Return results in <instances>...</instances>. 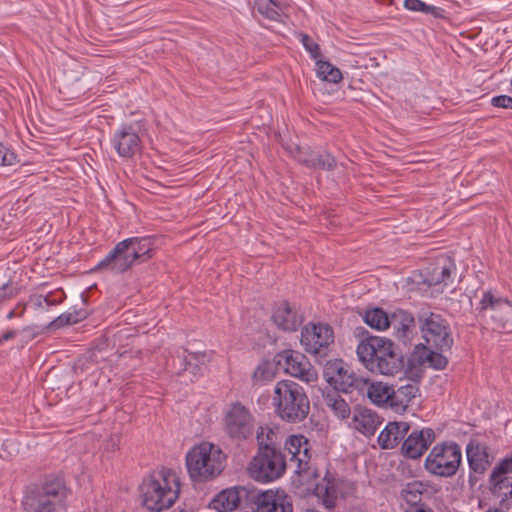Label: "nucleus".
<instances>
[{
    "instance_id": "28",
    "label": "nucleus",
    "mask_w": 512,
    "mask_h": 512,
    "mask_svg": "<svg viewBox=\"0 0 512 512\" xmlns=\"http://www.w3.org/2000/svg\"><path fill=\"white\" fill-rule=\"evenodd\" d=\"M417 392L418 387L414 383L402 385L397 389L391 387L390 407L396 412H404Z\"/></svg>"
},
{
    "instance_id": "20",
    "label": "nucleus",
    "mask_w": 512,
    "mask_h": 512,
    "mask_svg": "<svg viewBox=\"0 0 512 512\" xmlns=\"http://www.w3.org/2000/svg\"><path fill=\"white\" fill-rule=\"evenodd\" d=\"M247 487L240 486L221 491L212 500L213 509L220 512L233 511L239 506L245 508Z\"/></svg>"
},
{
    "instance_id": "17",
    "label": "nucleus",
    "mask_w": 512,
    "mask_h": 512,
    "mask_svg": "<svg viewBox=\"0 0 512 512\" xmlns=\"http://www.w3.org/2000/svg\"><path fill=\"white\" fill-rule=\"evenodd\" d=\"M284 495L283 492L279 493L273 490L248 488L244 509H248L250 512H270Z\"/></svg>"
},
{
    "instance_id": "26",
    "label": "nucleus",
    "mask_w": 512,
    "mask_h": 512,
    "mask_svg": "<svg viewBox=\"0 0 512 512\" xmlns=\"http://www.w3.org/2000/svg\"><path fill=\"white\" fill-rule=\"evenodd\" d=\"M511 466L512 460H503L492 471L490 483L494 494L512 496V478L507 475Z\"/></svg>"
},
{
    "instance_id": "31",
    "label": "nucleus",
    "mask_w": 512,
    "mask_h": 512,
    "mask_svg": "<svg viewBox=\"0 0 512 512\" xmlns=\"http://www.w3.org/2000/svg\"><path fill=\"white\" fill-rule=\"evenodd\" d=\"M339 391H328L323 394L325 405L340 419H346L350 416L351 410L349 404L339 395Z\"/></svg>"
},
{
    "instance_id": "3",
    "label": "nucleus",
    "mask_w": 512,
    "mask_h": 512,
    "mask_svg": "<svg viewBox=\"0 0 512 512\" xmlns=\"http://www.w3.org/2000/svg\"><path fill=\"white\" fill-rule=\"evenodd\" d=\"M272 401L276 414L287 423L302 422L310 411L305 390L291 380H282L275 385Z\"/></svg>"
},
{
    "instance_id": "1",
    "label": "nucleus",
    "mask_w": 512,
    "mask_h": 512,
    "mask_svg": "<svg viewBox=\"0 0 512 512\" xmlns=\"http://www.w3.org/2000/svg\"><path fill=\"white\" fill-rule=\"evenodd\" d=\"M154 242L151 237H132L119 242L102 259L95 270H105L120 274L135 263H143L153 256Z\"/></svg>"
},
{
    "instance_id": "14",
    "label": "nucleus",
    "mask_w": 512,
    "mask_h": 512,
    "mask_svg": "<svg viewBox=\"0 0 512 512\" xmlns=\"http://www.w3.org/2000/svg\"><path fill=\"white\" fill-rule=\"evenodd\" d=\"M466 455L470 468L469 484L473 488L485 471L490 467L492 459L485 445L470 441L466 446Z\"/></svg>"
},
{
    "instance_id": "19",
    "label": "nucleus",
    "mask_w": 512,
    "mask_h": 512,
    "mask_svg": "<svg viewBox=\"0 0 512 512\" xmlns=\"http://www.w3.org/2000/svg\"><path fill=\"white\" fill-rule=\"evenodd\" d=\"M112 145L121 157L129 158L141 147V140L131 126H122L112 138Z\"/></svg>"
},
{
    "instance_id": "44",
    "label": "nucleus",
    "mask_w": 512,
    "mask_h": 512,
    "mask_svg": "<svg viewBox=\"0 0 512 512\" xmlns=\"http://www.w3.org/2000/svg\"><path fill=\"white\" fill-rule=\"evenodd\" d=\"M270 512H293V504L291 498L286 494L281 496V499L277 502L275 507Z\"/></svg>"
},
{
    "instance_id": "33",
    "label": "nucleus",
    "mask_w": 512,
    "mask_h": 512,
    "mask_svg": "<svg viewBox=\"0 0 512 512\" xmlns=\"http://www.w3.org/2000/svg\"><path fill=\"white\" fill-rule=\"evenodd\" d=\"M389 316L383 309L373 308L365 312L364 321L371 328L385 330L389 327Z\"/></svg>"
},
{
    "instance_id": "56",
    "label": "nucleus",
    "mask_w": 512,
    "mask_h": 512,
    "mask_svg": "<svg viewBox=\"0 0 512 512\" xmlns=\"http://www.w3.org/2000/svg\"><path fill=\"white\" fill-rule=\"evenodd\" d=\"M120 356H121L122 358H127L128 353H127V352H124V353H122Z\"/></svg>"
},
{
    "instance_id": "4",
    "label": "nucleus",
    "mask_w": 512,
    "mask_h": 512,
    "mask_svg": "<svg viewBox=\"0 0 512 512\" xmlns=\"http://www.w3.org/2000/svg\"><path fill=\"white\" fill-rule=\"evenodd\" d=\"M226 455L210 442L195 445L186 455L188 474L194 482H204L218 476L225 467Z\"/></svg>"
},
{
    "instance_id": "15",
    "label": "nucleus",
    "mask_w": 512,
    "mask_h": 512,
    "mask_svg": "<svg viewBox=\"0 0 512 512\" xmlns=\"http://www.w3.org/2000/svg\"><path fill=\"white\" fill-rule=\"evenodd\" d=\"M481 312L490 310L491 318L496 323L497 328L505 329L508 327V317L512 312V305L508 299L495 297L490 291L483 294L480 301Z\"/></svg>"
},
{
    "instance_id": "49",
    "label": "nucleus",
    "mask_w": 512,
    "mask_h": 512,
    "mask_svg": "<svg viewBox=\"0 0 512 512\" xmlns=\"http://www.w3.org/2000/svg\"><path fill=\"white\" fill-rule=\"evenodd\" d=\"M188 355L195 361V363L199 364V366L210 360L209 355L206 352H190Z\"/></svg>"
},
{
    "instance_id": "35",
    "label": "nucleus",
    "mask_w": 512,
    "mask_h": 512,
    "mask_svg": "<svg viewBox=\"0 0 512 512\" xmlns=\"http://www.w3.org/2000/svg\"><path fill=\"white\" fill-rule=\"evenodd\" d=\"M315 491L316 495L322 499V503L326 508L332 509L335 507L337 490L333 483L327 481L326 484H317Z\"/></svg>"
},
{
    "instance_id": "25",
    "label": "nucleus",
    "mask_w": 512,
    "mask_h": 512,
    "mask_svg": "<svg viewBox=\"0 0 512 512\" xmlns=\"http://www.w3.org/2000/svg\"><path fill=\"white\" fill-rule=\"evenodd\" d=\"M381 423L382 421L375 411L366 407H356L354 409L352 425L363 435H374Z\"/></svg>"
},
{
    "instance_id": "40",
    "label": "nucleus",
    "mask_w": 512,
    "mask_h": 512,
    "mask_svg": "<svg viewBox=\"0 0 512 512\" xmlns=\"http://www.w3.org/2000/svg\"><path fill=\"white\" fill-rule=\"evenodd\" d=\"M425 360L429 363L430 367L437 370L444 369L448 364V359L443 354L432 350H429Z\"/></svg>"
},
{
    "instance_id": "52",
    "label": "nucleus",
    "mask_w": 512,
    "mask_h": 512,
    "mask_svg": "<svg viewBox=\"0 0 512 512\" xmlns=\"http://www.w3.org/2000/svg\"><path fill=\"white\" fill-rule=\"evenodd\" d=\"M403 512H433V510L429 505H424L421 507L408 508L406 510H403Z\"/></svg>"
},
{
    "instance_id": "43",
    "label": "nucleus",
    "mask_w": 512,
    "mask_h": 512,
    "mask_svg": "<svg viewBox=\"0 0 512 512\" xmlns=\"http://www.w3.org/2000/svg\"><path fill=\"white\" fill-rule=\"evenodd\" d=\"M17 156L9 148L0 143V165L10 166L16 162Z\"/></svg>"
},
{
    "instance_id": "8",
    "label": "nucleus",
    "mask_w": 512,
    "mask_h": 512,
    "mask_svg": "<svg viewBox=\"0 0 512 512\" xmlns=\"http://www.w3.org/2000/svg\"><path fill=\"white\" fill-rule=\"evenodd\" d=\"M426 342L438 351L451 349L453 338L447 321L439 314L421 311L418 315Z\"/></svg>"
},
{
    "instance_id": "9",
    "label": "nucleus",
    "mask_w": 512,
    "mask_h": 512,
    "mask_svg": "<svg viewBox=\"0 0 512 512\" xmlns=\"http://www.w3.org/2000/svg\"><path fill=\"white\" fill-rule=\"evenodd\" d=\"M304 350L318 357H326L329 347L334 343V332L331 326L323 323H310L303 327L300 338Z\"/></svg>"
},
{
    "instance_id": "29",
    "label": "nucleus",
    "mask_w": 512,
    "mask_h": 512,
    "mask_svg": "<svg viewBox=\"0 0 512 512\" xmlns=\"http://www.w3.org/2000/svg\"><path fill=\"white\" fill-rule=\"evenodd\" d=\"M285 447L291 455V459H295L301 468L302 464H307L311 457L310 444L308 439L303 435H292L285 443Z\"/></svg>"
},
{
    "instance_id": "37",
    "label": "nucleus",
    "mask_w": 512,
    "mask_h": 512,
    "mask_svg": "<svg viewBox=\"0 0 512 512\" xmlns=\"http://www.w3.org/2000/svg\"><path fill=\"white\" fill-rule=\"evenodd\" d=\"M256 438L259 446V450H262L263 447H271L277 448L275 446V441L277 438V434L269 427H259L256 432Z\"/></svg>"
},
{
    "instance_id": "42",
    "label": "nucleus",
    "mask_w": 512,
    "mask_h": 512,
    "mask_svg": "<svg viewBox=\"0 0 512 512\" xmlns=\"http://www.w3.org/2000/svg\"><path fill=\"white\" fill-rule=\"evenodd\" d=\"M182 364L184 365L183 371H188L192 377L190 378V381H193L195 377H197L200 373L201 366L199 364L195 363L193 359L189 355H184Z\"/></svg>"
},
{
    "instance_id": "22",
    "label": "nucleus",
    "mask_w": 512,
    "mask_h": 512,
    "mask_svg": "<svg viewBox=\"0 0 512 512\" xmlns=\"http://www.w3.org/2000/svg\"><path fill=\"white\" fill-rule=\"evenodd\" d=\"M389 327L398 340L406 343L415 333V318L410 312L398 309L389 316Z\"/></svg>"
},
{
    "instance_id": "54",
    "label": "nucleus",
    "mask_w": 512,
    "mask_h": 512,
    "mask_svg": "<svg viewBox=\"0 0 512 512\" xmlns=\"http://www.w3.org/2000/svg\"><path fill=\"white\" fill-rule=\"evenodd\" d=\"M118 447H119L118 439L116 440L114 438H111V440L108 441V443H107V449H109V450L114 451V450L118 449Z\"/></svg>"
},
{
    "instance_id": "24",
    "label": "nucleus",
    "mask_w": 512,
    "mask_h": 512,
    "mask_svg": "<svg viewBox=\"0 0 512 512\" xmlns=\"http://www.w3.org/2000/svg\"><path fill=\"white\" fill-rule=\"evenodd\" d=\"M404 368V356L394 345L387 354L376 364L371 362V372L386 376H394Z\"/></svg>"
},
{
    "instance_id": "55",
    "label": "nucleus",
    "mask_w": 512,
    "mask_h": 512,
    "mask_svg": "<svg viewBox=\"0 0 512 512\" xmlns=\"http://www.w3.org/2000/svg\"><path fill=\"white\" fill-rule=\"evenodd\" d=\"M14 316H15V311H14V310H13V311H11V312H9V314L7 315V317H8L9 319L13 318Z\"/></svg>"
},
{
    "instance_id": "21",
    "label": "nucleus",
    "mask_w": 512,
    "mask_h": 512,
    "mask_svg": "<svg viewBox=\"0 0 512 512\" xmlns=\"http://www.w3.org/2000/svg\"><path fill=\"white\" fill-rule=\"evenodd\" d=\"M272 320L283 331H296L303 322L302 315L288 302H280L274 309Z\"/></svg>"
},
{
    "instance_id": "12",
    "label": "nucleus",
    "mask_w": 512,
    "mask_h": 512,
    "mask_svg": "<svg viewBox=\"0 0 512 512\" xmlns=\"http://www.w3.org/2000/svg\"><path fill=\"white\" fill-rule=\"evenodd\" d=\"M227 434L234 440L242 441L254 433V419L248 409L237 403L231 406L225 417Z\"/></svg>"
},
{
    "instance_id": "36",
    "label": "nucleus",
    "mask_w": 512,
    "mask_h": 512,
    "mask_svg": "<svg viewBox=\"0 0 512 512\" xmlns=\"http://www.w3.org/2000/svg\"><path fill=\"white\" fill-rule=\"evenodd\" d=\"M455 269V266L452 262H449L447 265L439 266L437 265L431 276V279L427 280V283L431 285H437L440 283L447 284V281L451 277L452 271Z\"/></svg>"
},
{
    "instance_id": "30",
    "label": "nucleus",
    "mask_w": 512,
    "mask_h": 512,
    "mask_svg": "<svg viewBox=\"0 0 512 512\" xmlns=\"http://www.w3.org/2000/svg\"><path fill=\"white\" fill-rule=\"evenodd\" d=\"M254 7L265 18L272 21H283L286 16V6L274 0H255Z\"/></svg>"
},
{
    "instance_id": "16",
    "label": "nucleus",
    "mask_w": 512,
    "mask_h": 512,
    "mask_svg": "<svg viewBox=\"0 0 512 512\" xmlns=\"http://www.w3.org/2000/svg\"><path fill=\"white\" fill-rule=\"evenodd\" d=\"M435 440L434 430L424 428L422 430H414L403 442L402 454L410 459H418L428 449Z\"/></svg>"
},
{
    "instance_id": "6",
    "label": "nucleus",
    "mask_w": 512,
    "mask_h": 512,
    "mask_svg": "<svg viewBox=\"0 0 512 512\" xmlns=\"http://www.w3.org/2000/svg\"><path fill=\"white\" fill-rule=\"evenodd\" d=\"M462 452L455 442L436 444L425 459L424 467L430 474L448 478L454 476L461 464Z\"/></svg>"
},
{
    "instance_id": "48",
    "label": "nucleus",
    "mask_w": 512,
    "mask_h": 512,
    "mask_svg": "<svg viewBox=\"0 0 512 512\" xmlns=\"http://www.w3.org/2000/svg\"><path fill=\"white\" fill-rule=\"evenodd\" d=\"M16 291L8 283L0 287V302L9 299L15 295Z\"/></svg>"
},
{
    "instance_id": "5",
    "label": "nucleus",
    "mask_w": 512,
    "mask_h": 512,
    "mask_svg": "<svg viewBox=\"0 0 512 512\" xmlns=\"http://www.w3.org/2000/svg\"><path fill=\"white\" fill-rule=\"evenodd\" d=\"M67 489L61 479L46 481L31 491L23 502L27 512H63L66 508Z\"/></svg>"
},
{
    "instance_id": "45",
    "label": "nucleus",
    "mask_w": 512,
    "mask_h": 512,
    "mask_svg": "<svg viewBox=\"0 0 512 512\" xmlns=\"http://www.w3.org/2000/svg\"><path fill=\"white\" fill-rule=\"evenodd\" d=\"M492 105L499 108L512 109V97L507 95H500L493 97Z\"/></svg>"
},
{
    "instance_id": "50",
    "label": "nucleus",
    "mask_w": 512,
    "mask_h": 512,
    "mask_svg": "<svg viewBox=\"0 0 512 512\" xmlns=\"http://www.w3.org/2000/svg\"><path fill=\"white\" fill-rule=\"evenodd\" d=\"M47 297V306L57 305L62 302L63 293H60L59 297L54 296L53 294L45 295Z\"/></svg>"
},
{
    "instance_id": "2",
    "label": "nucleus",
    "mask_w": 512,
    "mask_h": 512,
    "mask_svg": "<svg viewBox=\"0 0 512 512\" xmlns=\"http://www.w3.org/2000/svg\"><path fill=\"white\" fill-rule=\"evenodd\" d=\"M179 492V481L168 469L153 472L140 485L142 503L153 512L170 508L178 499Z\"/></svg>"
},
{
    "instance_id": "13",
    "label": "nucleus",
    "mask_w": 512,
    "mask_h": 512,
    "mask_svg": "<svg viewBox=\"0 0 512 512\" xmlns=\"http://www.w3.org/2000/svg\"><path fill=\"white\" fill-rule=\"evenodd\" d=\"M393 346L394 343L388 338L370 336L358 344L356 352L361 363L371 372V362H380Z\"/></svg>"
},
{
    "instance_id": "32",
    "label": "nucleus",
    "mask_w": 512,
    "mask_h": 512,
    "mask_svg": "<svg viewBox=\"0 0 512 512\" xmlns=\"http://www.w3.org/2000/svg\"><path fill=\"white\" fill-rule=\"evenodd\" d=\"M303 163L310 168L322 169L325 171L334 170L337 161L330 153L314 154L303 160Z\"/></svg>"
},
{
    "instance_id": "34",
    "label": "nucleus",
    "mask_w": 512,
    "mask_h": 512,
    "mask_svg": "<svg viewBox=\"0 0 512 512\" xmlns=\"http://www.w3.org/2000/svg\"><path fill=\"white\" fill-rule=\"evenodd\" d=\"M316 67L320 79L330 83H338L342 80L341 71L330 62L317 60Z\"/></svg>"
},
{
    "instance_id": "47",
    "label": "nucleus",
    "mask_w": 512,
    "mask_h": 512,
    "mask_svg": "<svg viewBox=\"0 0 512 512\" xmlns=\"http://www.w3.org/2000/svg\"><path fill=\"white\" fill-rule=\"evenodd\" d=\"M422 12L425 14H430V15L434 16L435 18H443L444 17V10L442 8L436 7L433 5H427L426 3L424 5Z\"/></svg>"
},
{
    "instance_id": "27",
    "label": "nucleus",
    "mask_w": 512,
    "mask_h": 512,
    "mask_svg": "<svg viewBox=\"0 0 512 512\" xmlns=\"http://www.w3.org/2000/svg\"><path fill=\"white\" fill-rule=\"evenodd\" d=\"M410 429L407 422H389L378 436V444L382 449H393L406 436Z\"/></svg>"
},
{
    "instance_id": "7",
    "label": "nucleus",
    "mask_w": 512,
    "mask_h": 512,
    "mask_svg": "<svg viewBox=\"0 0 512 512\" xmlns=\"http://www.w3.org/2000/svg\"><path fill=\"white\" fill-rule=\"evenodd\" d=\"M286 470L285 455L279 448L263 447L249 464L250 476L258 482L267 483L280 478Z\"/></svg>"
},
{
    "instance_id": "51",
    "label": "nucleus",
    "mask_w": 512,
    "mask_h": 512,
    "mask_svg": "<svg viewBox=\"0 0 512 512\" xmlns=\"http://www.w3.org/2000/svg\"><path fill=\"white\" fill-rule=\"evenodd\" d=\"M47 301V297L43 295H38L33 299L34 304L40 308L48 307Z\"/></svg>"
},
{
    "instance_id": "11",
    "label": "nucleus",
    "mask_w": 512,
    "mask_h": 512,
    "mask_svg": "<svg viewBox=\"0 0 512 512\" xmlns=\"http://www.w3.org/2000/svg\"><path fill=\"white\" fill-rule=\"evenodd\" d=\"M277 357L278 364L283 363L285 372L292 377L308 384L317 381V370L303 353L294 350H284Z\"/></svg>"
},
{
    "instance_id": "10",
    "label": "nucleus",
    "mask_w": 512,
    "mask_h": 512,
    "mask_svg": "<svg viewBox=\"0 0 512 512\" xmlns=\"http://www.w3.org/2000/svg\"><path fill=\"white\" fill-rule=\"evenodd\" d=\"M323 377L334 389L333 391L344 393L355 392L356 384L363 378L351 370L341 359L328 361L324 366Z\"/></svg>"
},
{
    "instance_id": "38",
    "label": "nucleus",
    "mask_w": 512,
    "mask_h": 512,
    "mask_svg": "<svg viewBox=\"0 0 512 512\" xmlns=\"http://www.w3.org/2000/svg\"><path fill=\"white\" fill-rule=\"evenodd\" d=\"M84 317H85L84 314H82L81 312H77V311L63 313L60 316H58L56 319H54L49 324V327L55 328V329L62 328L66 325L75 324V323L79 322L80 320H82V318H84Z\"/></svg>"
},
{
    "instance_id": "53",
    "label": "nucleus",
    "mask_w": 512,
    "mask_h": 512,
    "mask_svg": "<svg viewBox=\"0 0 512 512\" xmlns=\"http://www.w3.org/2000/svg\"><path fill=\"white\" fill-rule=\"evenodd\" d=\"M16 333H17V332H16L15 330H9V331H7V332L3 333V334L0 336V343H1V342H3V341H8V340H10V339L14 338V337H15V335H16Z\"/></svg>"
},
{
    "instance_id": "23",
    "label": "nucleus",
    "mask_w": 512,
    "mask_h": 512,
    "mask_svg": "<svg viewBox=\"0 0 512 512\" xmlns=\"http://www.w3.org/2000/svg\"><path fill=\"white\" fill-rule=\"evenodd\" d=\"M356 392L359 395L367 396L372 403L376 405L388 404L390 406L391 386L383 382H370L367 378H362L356 384Z\"/></svg>"
},
{
    "instance_id": "39",
    "label": "nucleus",
    "mask_w": 512,
    "mask_h": 512,
    "mask_svg": "<svg viewBox=\"0 0 512 512\" xmlns=\"http://www.w3.org/2000/svg\"><path fill=\"white\" fill-rule=\"evenodd\" d=\"M273 372L271 366L268 363H263L257 366L253 373V381L255 384L264 383L271 380Z\"/></svg>"
},
{
    "instance_id": "18",
    "label": "nucleus",
    "mask_w": 512,
    "mask_h": 512,
    "mask_svg": "<svg viewBox=\"0 0 512 512\" xmlns=\"http://www.w3.org/2000/svg\"><path fill=\"white\" fill-rule=\"evenodd\" d=\"M429 485L419 480H413L402 485L400 490L401 508L421 507L428 505L424 498H429Z\"/></svg>"
},
{
    "instance_id": "41",
    "label": "nucleus",
    "mask_w": 512,
    "mask_h": 512,
    "mask_svg": "<svg viewBox=\"0 0 512 512\" xmlns=\"http://www.w3.org/2000/svg\"><path fill=\"white\" fill-rule=\"evenodd\" d=\"M300 41L313 59H318L320 57L321 53L319 45L313 42L307 34H300Z\"/></svg>"
},
{
    "instance_id": "46",
    "label": "nucleus",
    "mask_w": 512,
    "mask_h": 512,
    "mask_svg": "<svg viewBox=\"0 0 512 512\" xmlns=\"http://www.w3.org/2000/svg\"><path fill=\"white\" fill-rule=\"evenodd\" d=\"M425 3L421 0H405L404 7L410 11L422 12Z\"/></svg>"
}]
</instances>
